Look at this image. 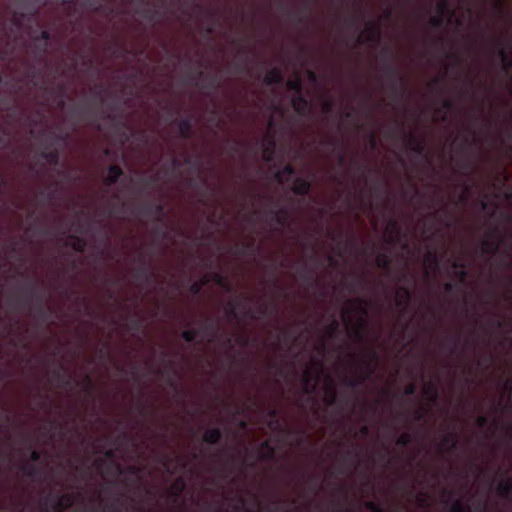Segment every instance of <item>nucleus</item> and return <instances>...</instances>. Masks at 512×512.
Masks as SVG:
<instances>
[{"label": "nucleus", "instance_id": "obj_34", "mask_svg": "<svg viewBox=\"0 0 512 512\" xmlns=\"http://www.w3.org/2000/svg\"><path fill=\"white\" fill-rule=\"evenodd\" d=\"M499 249V244L495 240L487 239L482 242V250L484 253L494 255Z\"/></svg>", "mask_w": 512, "mask_h": 512}, {"label": "nucleus", "instance_id": "obj_61", "mask_svg": "<svg viewBox=\"0 0 512 512\" xmlns=\"http://www.w3.org/2000/svg\"><path fill=\"white\" fill-rule=\"evenodd\" d=\"M218 118V111L216 109H213L211 112H210V115H209V118L208 120L212 123H215L217 122V125L218 127H220L221 125V122L217 120Z\"/></svg>", "mask_w": 512, "mask_h": 512}, {"label": "nucleus", "instance_id": "obj_48", "mask_svg": "<svg viewBox=\"0 0 512 512\" xmlns=\"http://www.w3.org/2000/svg\"><path fill=\"white\" fill-rule=\"evenodd\" d=\"M105 457L107 459H109V460H112V465L116 469L118 474H122L124 472L122 466L119 463L114 461V459H115V452H114V450H112V449L106 450Z\"/></svg>", "mask_w": 512, "mask_h": 512}, {"label": "nucleus", "instance_id": "obj_25", "mask_svg": "<svg viewBox=\"0 0 512 512\" xmlns=\"http://www.w3.org/2000/svg\"><path fill=\"white\" fill-rule=\"evenodd\" d=\"M396 296V305L398 307H405L411 301L412 292L407 287H401L397 291Z\"/></svg>", "mask_w": 512, "mask_h": 512}, {"label": "nucleus", "instance_id": "obj_5", "mask_svg": "<svg viewBox=\"0 0 512 512\" xmlns=\"http://www.w3.org/2000/svg\"><path fill=\"white\" fill-rule=\"evenodd\" d=\"M356 303L361 317L359 319V327L353 329V335L356 340L363 341L365 339V329L367 326L366 317L368 315V310L366 307V302L363 300H356Z\"/></svg>", "mask_w": 512, "mask_h": 512}, {"label": "nucleus", "instance_id": "obj_22", "mask_svg": "<svg viewBox=\"0 0 512 512\" xmlns=\"http://www.w3.org/2000/svg\"><path fill=\"white\" fill-rule=\"evenodd\" d=\"M189 186L199 192V194L201 196L199 201L202 204H205L206 187H207L206 179H204V178H199V179L191 178L189 180Z\"/></svg>", "mask_w": 512, "mask_h": 512}, {"label": "nucleus", "instance_id": "obj_40", "mask_svg": "<svg viewBox=\"0 0 512 512\" xmlns=\"http://www.w3.org/2000/svg\"><path fill=\"white\" fill-rule=\"evenodd\" d=\"M337 401H338L337 392H336L335 388L330 387L326 391V395L324 397V402L328 406H334L337 404Z\"/></svg>", "mask_w": 512, "mask_h": 512}, {"label": "nucleus", "instance_id": "obj_15", "mask_svg": "<svg viewBox=\"0 0 512 512\" xmlns=\"http://www.w3.org/2000/svg\"><path fill=\"white\" fill-rule=\"evenodd\" d=\"M311 182L304 178H296L292 185V192L301 197H305L311 190Z\"/></svg>", "mask_w": 512, "mask_h": 512}, {"label": "nucleus", "instance_id": "obj_46", "mask_svg": "<svg viewBox=\"0 0 512 512\" xmlns=\"http://www.w3.org/2000/svg\"><path fill=\"white\" fill-rule=\"evenodd\" d=\"M83 6L90 8L94 13H102L104 10V6L96 0H85Z\"/></svg>", "mask_w": 512, "mask_h": 512}, {"label": "nucleus", "instance_id": "obj_42", "mask_svg": "<svg viewBox=\"0 0 512 512\" xmlns=\"http://www.w3.org/2000/svg\"><path fill=\"white\" fill-rule=\"evenodd\" d=\"M50 37V32L47 30H42L37 36L34 37L35 42H43V52L47 51Z\"/></svg>", "mask_w": 512, "mask_h": 512}, {"label": "nucleus", "instance_id": "obj_13", "mask_svg": "<svg viewBox=\"0 0 512 512\" xmlns=\"http://www.w3.org/2000/svg\"><path fill=\"white\" fill-rule=\"evenodd\" d=\"M173 123L178 124L179 134L183 139H190L193 133V124L190 117L176 118Z\"/></svg>", "mask_w": 512, "mask_h": 512}, {"label": "nucleus", "instance_id": "obj_41", "mask_svg": "<svg viewBox=\"0 0 512 512\" xmlns=\"http://www.w3.org/2000/svg\"><path fill=\"white\" fill-rule=\"evenodd\" d=\"M450 512H472L471 507L465 504L461 499H457L451 505Z\"/></svg>", "mask_w": 512, "mask_h": 512}, {"label": "nucleus", "instance_id": "obj_30", "mask_svg": "<svg viewBox=\"0 0 512 512\" xmlns=\"http://www.w3.org/2000/svg\"><path fill=\"white\" fill-rule=\"evenodd\" d=\"M458 444V437L455 433H447L442 440V443L440 445V448H443L445 446L449 447L450 451H453L457 448Z\"/></svg>", "mask_w": 512, "mask_h": 512}, {"label": "nucleus", "instance_id": "obj_45", "mask_svg": "<svg viewBox=\"0 0 512 512\" xmlns=\"http://www.w3.org/2000/svg\"><path fill=\"white\" fill-rule=\"evenodd\" d=\"M20 470L26 477H35L38 474V469L34 465L27 463L21 465Z\"/></svg>", "mask_w": 512, "mask_h": 512}, {"label": "nucleus", "instance_id": "obj_9", "mask_svg": "<svg viewBox=\"0 0 512 512\" xmlns=\"http://www.w3.org/2000/svg\"><path fill=\"white\" fill-rule=\"evenodd\" d=\"M269 215L276 224L284 229L289 225L290 213L286 208L271 209Z\"/></svg>", "mask_w": 512, "mask_h": 512}, {"label": "nucleus", "instance_id": "obj_8", "mask_svg": "<svg viewBox=\"0 0 512 512\" xmlns=\"http://www.w3.org/2000/svg\"><path fill=\"white\" fill-rule=\"evenodd\" d=\"M291 105L295 112L301 116L306 115L310 109V103L303 93L294 94L291 99Z\"/></svg>", "mask_w": 512, "mask_h": 512}, {"label": "nucleus", "instance_id": "obj_20", "mask_svg": "<svg viewBox=\"0 0 512 512\" xmlns=\"http://www.w3.org/2000/svg\"><path fill=\"white\" fill-rule=\"evenodd\" d=\"M223 437V432L219 427L208 429L203 435V442L211 445L218 444Z\"/></svg>", "mask_w": 512, "mask_h": 512}, {"label": "nucleus", "instance_id": "obj_14", "mask_svg": "<svg viewBox=\"0 0 512 512\" xmlns=\"http://www.w3.org/2000/svg\"><path fill=\"white\" fill-rule=\"evenodd\" d=\"M259 459L264 461H271L275 458L276 448L269 440L263 441L258 447Z\"/></svg>", "mask_w": 512, "mask_h": 512}, {"label": "nucleus", "instance_id": "obj_38", "mask_svg": "<svg viewBox=\"0 0 512 512\" xmlns=\"http://www.w3.org/2000/svg\"><path fill=\"white\" fill-rule=\"evenodd\" d=\"M250 250H254V242L253 241H251L249 243L237 244L233 253L235 255L244 256V255H247Z\"/></svg>", "mask_w": 512, "mask_h": 512}, {"label": "nucleus", "instance_id": "obj_39", "mask_svg": "<svg viewBox=\"0 0 512 512\" xmlns=\"http://www.w3.org/2000/svg\"><path fill=\"white\" fill-rule=\"evenodd\" d=\"M423 394L432 403H435L438 397V389L435 384L430 383L427 387L423 389Z\"/></svg>", "mask_w": 512, "mask_h": 512}, {"label": "nucleus", "instance_id": "obj_35", "mask_svg": "<svg viewBox=\"0 0 512 512\" xmlns=\"http://www.w3.org/2000/svg\"><path fill=\"white\" fill-rule=\"evenodd\" d=\"M141 15L147 21L154 22L157 18L160 17L161 12L156 8L147 7L141 11Z\"/></svg>", "mask_w": 512, "mask_h": 512}, {"label": "nucleus", "instance_id": "obj_60", "mask_svg": "<svg viewBox=\"0 0 512 512\" xmlns=\"http://www.w3.org/2000/svg\"><path fill=\"white\" fill-rule=\"evenodd\" d=\"M450 265L453 269L455 270H459V269H462V268H465V263L461 260H451L450 261Z\"/></svg>", "mask_w": 512, "mask_h": 512}, {"label": "nucleus", "instance_id": "obj_1", "mask_svg": "<svg viewBox=\"0 0 512 512\" xmlns=\"http://www.w3.org/2000/svg\"><path fill=\"white\" fill-rule=\"evenodd\" d=\"M43 282H34L22 292L20 303L29 309L34 308V316L41 322H47L51 317V309L44 304V294L40 291Z\"/></svg>", "mask_w": 512, "mask_h": 512}, {"label": "nucleus", "instance_id": "obj_28", "mask_svg": "<svg viewBox=\"0 0 512 512\" xmlns=\"http://www.w3.org/2000/svg\"><path fill=\"white\" fill-rule=\"evenodd\" d=\"M69 239L71 240V248L79 253H83L87 247V242L84 238L77 236L75 234L69 235Z\"/></svg>", "mask_w": 512, "mask_h": 512}, {"label": "nucleus", "instance_id": "obj_57", "mask_svg": "<svg viewBox=\"0 0 512 512\" xmlns=\"http://www.w3.org/2000/svg\"><path fill=\"white\" fill-rule=\"evenodd\" d=\"M339 327H340L339 322L334 319L331 322V324L328 326V331H329L330 335H334V334L338 333Z\"/></svg>", "mask_w": 512, "mask_h": 512}, {"label": "nucleus", "instance_id": "obj_58", "mask_svg": "<svg viewBox=\"0 0 512 512\" xmlns=\"http://www.w3.org/2000/svg\"><path fill=\"white\" fill-rule=\"evenodd\" d=\"M325 146H330L335 150L338 147L339 141L337 138H329L321 142Z\"/></svg>", "mask_w": 512, "mask_h": 512}, {"label": "nucleus", "instance_id": "obj_27", "mask_svg": "<svg viewBox=\"0 0 512 512\" xmlns=\"http://www.w3.org/2000/svg\"><path fill=\"white\" fill-rule=\"evenodd\" d=\"M376 266L386 272L391 269V257L388 253H379L375 259Z\"/></svg>", "mask_w": 512, "mask_h": 512}, {"label": "nucleus", "instance_id": "obj_12", "mask_svg": "<svg viewBox=\"0 0 512 512\" xmlns=\"http://www.w3.org/2000/svg\"><path fill=\"white\" fill-rule=\"evenodd\" d=\"M263 159L270 162L274 158L276 142L272 135H266L262 140Z\"/></svg>", "mask_w": 512, "mask_h": 512}, {"label": "nucleus", "instance_id": "obj_53", "mask_svg": "<svg viewBox=\"0 0 512 512\" xmlns=\"http://www.w3.org/2000/svg\"><path fill=\"white\" fill-rule=\"evenodd\" d=\"M364 19V15L362 12L356 11L350 18V24L356 25L357 27L360 25L362 20Z\"/></svg>", "mask_w": 512, "mask_h": 512}, {"label": "nucleus", "instance_id": "obj_10", "mask_svg": "<svg viewBox=\"0 0 512 512\" xmlns=\"http://www.w3.org/2000/svg\"><path fill=\"white\" fill-rule=\"evenodd\" d=\"M381 37V29L377 24H370L366 31L359 34L360 42H375L378 43Z\"/></svg>", "mask_w": 512, "mask_h": 512}, {"label": "nucleus", "instance_id": "obj_43", "mask_svg": "<svg viewBox=\"0 0 512 512\" xmlns=\"http://www.w3.org/2000/svg\"><path fill=\"white\" fill-rule=\"evenodd\" d=\"M212 279L217 285L224 288L226 291L232 290V286L230 285V283L224 276H222L218 273H215V274H213Z\"/></svg>", "mask_w": 512, "mask_h": 512}, {"label": "nucleus", "instance_id": "obj_31", "mask_svg": "<svg viewBox=\"0 0 512 512\" xmlns=\"http://www.w3.org/2000/svg\"><path fill=\"white\" fill-rule=\"evenodd\" d=\"M498 55L502 62L505 73H508L510 70H512V58L509 57L507 51L502 46L499 47Z\"/></svg>", "mask_w": 512, "mask_h": 512}, {"label": "nucleus", "instance_id": "obj_37", "mask_svg": "<svg viewBox=\"0 0 512 512\" xmlns=\"http://www.w3.org/2000/svg\"><path fill=\"white\" fill-rule=\"evenodd\" d=\"M210 281V277L208 275H205L200 281H196L194 283H192L190 285V288H189V291L193 294V295H198L203 286L207 285Z\"/></svg>", "mask_w": 512, "mask_h": 512}, {"label": "nucleus", "instance_id": "obj_63", "mask_svg": "<svg viewBox=\"0 0 512 512\" xmlns=\"http://www.w3.org/2000/svg\"><path fill=\"white\" fill-rule=\"evenodd\" d=\"M219 86H220V83L216 78H211L206 83V87H208L210 89H217Z\"/></svg>", "mask_w": 512, "mask_h": 512}, {"label": "nucleus", "instance_id": "obj_2", "mask_svg": "<svg viewBox=\"0 0 512 512\" xmlns=\"http://www.w3.org/2000/svg\"><path fill=\"white\" fill-rule=\"evenodd\" d=\"M394 59V55H392L388 51H385L386 63L383 66L382 71L389 81L390 90L393 97L397 99L400 95H402L405 92L406 87L404 84L403 77L401 76L398 69L392 63Z\"/></svg>", "mask_w": 512, "mask_h": 512}, {"label": "nucleus", "instance_id": "obj_54", "mask_svg": "<svg viewBox=\"0 0 512 512\" xmlns=\"http://www.w3.org/2000/svg\"><path fill=\"white\" fill-rule=\"evenodd\" d=\"M426 261L435 267L439 264V258L435 252H428L426 255Z\"/></svg>", "mask_w": 512, "mask_h": 512}, {"label": "nucleus", "instance_id": "obj_4", "mask_svg": "<svg viewBox=\"0 0 512 512\" xmlns=\"http://www.w3.org/2000/svg\"><path fill=\"white\" fill-rule=\"evenodd\" d=\"M75 501V495L72 493L56 494L50 496L45 501L44 510L48 511V505L56 511H62L67 508H71Z\"/></svg>", "mask_w": 512, "mask_h": 512}, {"label": "nucleus", "instance_id": "obj_26", "mask_svg": "<svg viewBox=\"0 0 512 512\" xmlns=\"http://www.w3.org/2000/svg\"><path fill=\"white\" fill-rule=\"evenodd\" d=\"M240 306H242L241 301L231 300L226 303L225 312L230 320L238 319Z\"/></svg>", "mask_w": 512, "mask_h": 512}, {"label": "nucleus", "instance_id": "obj_36", "mask_svg": "<svg viewBox=\"0 0 512 512\" xmlns=\"http://www.w3.org/2000/svg\"><path fill=\"white\" fill-rule=\"evenodd\" d=\"M286 87L288 90L290 91H293L294 94H300V93H303V85H302V81L300 78H294V79H289L287 82H286Z\"/></svg>", "mask_w": 512, "mask_h": 512}, {"label": "nucleus", "instance_id": "obj_3", "mask_svg": "<svg viewBox=\"0 0 512 512\" xmlns=\"http://www.w3.org/2000/svg\"><path fill=\"white\" fill-rule=\"evenodd\" d=\"M377 361V355L373 353L369 359H358L359 370L361 375L359 377L346 378L344 381L345 386L351 389H357L364 385L374 372V362Z\"/></svg>", "mask_w": 512, "mask_h": 512}, {"label": "nucleus", "instance_id": "obj_16", "mask_svg": "<svg viewBox=\"0 0 512 512\" xmlns=\"http://www.w3.org/2000/svg\"><path fill=\"white\" fill-rule=\"evenodd\" d=\"M141 265L138 266L134 271V278L137 281H141L144 283H149L151 279L155 276L154 272L151 271L149 267H147L143 261L140 259Z\"/></svg>", "mask_w": 512, "mask_h": 512}, {"label": "nucleus", "instance_id": "obj_56", "mask_svg": "<svg viewBox=\"0 0 512 512\" xmlns=\"http://www.w3.org/2000/svg\"><path fill=\"white\" fill-rule=\"evenodd\" d=\"M416 393V385L414 383L408 384L404 389L405 396H413Z\"/></svg>", "mask_w": 512, "mask_h": 512}, {"label": "nucleus", "instance_id": "obj_6", "mask_svg": "<svg viewBox=\"0 0 512 512\" xmlns=\"http://www.w3.org/2000/svg\"><path fill=\"white\" fill-rule=\"evenodd\" d=\"M407 144L409 149L418 156H423L427 158V149L424 141L418 138L412 132L406 134Z\"/></svg>", "mask_w": 512, "mask_h": 512}, {"label": "nucleus", "instance_id": "obj_21", "mask_svg": "<svg viewBox=\"0 0 512 512\" xmlns=\"http://www.w3.org/2000/svg\"><path fill=\"white\" fill-rule=\"evenodd\" d=\"M40 156L44 159L49 165L57 166L60 162V152L57 148L48 149L45 148L41 151Z\"/></svg>", "mask_w": 512, "mask_h": 512}, {"label": "nucleus", "instance_id": "obj_51", "mask_svg": "<svg viewBox=\"0 0 512 512\" xmlns=\"http://www.w3.org/2000/svg\"><path fill=\"white\" fill-rule=\"evenodd\" d=\"M321 109L325 114H331L334 109V102L330 99H326L321 104Z\"/></svg>", "mask_w": 512, "mask_h": 512}, {"label": "nucleus", "instance_id": "obj_49", "mask_svg": "<svg viewBox=\"0 0 512 512\" xmlns=\"http://www.w3.org/2000/svg\"><path fill=\"white\" fill-rule=\"evenodd\" d=\"M412 442V435L408 432L402 433L398 438L396 443L402 447H407Z\"/></svg>", "mask_w": 512, "mask_h": 512}, {"label": "nucleus", "instance_id": "obj_24", "mask_svg": "<svg viewBox=\"0 0 512 512\" xmlns=\"http://www.w3.org/2000/svg\"><path fill=\"white\" fill-rule=\"evenodd\" d=\"M123 174V169L119 165L114 164L109 166L108 175L105 179L106 185H114Z\"/></svg>", "mask_w": 512, "mask_h": 512}, {"label": "nucleus", "instance_id": "obj_18", "mask_svg": "<svg viewBox=\"0 0 512 512\" xmlns=\"http://www.w3.org/2000/svg\"><path fill=\"white\" fill-rule=\"evenodd\" d=\"M447 10V1L441 0L439 6H438V14L435 16L430 17L429 19V25L432 28H442L444 25V13Z\"/></svg>", "mask_w": 512, "mask_h": 512}, {"label": "nucleus", "instance_id": "obj_44", "mask_svg": "<svg viewBox=\"0 0 512 512\" xmlns=\"http://www.w3.org/2000/svg\"><path fill=\"white\" fill-rule=\"evenodd\" d=\"M54 375H55V377H57V379L59 381L62 382V385L64 387H71L72 386V384H73L72 377L62 373L60 369L55 370L54 371Z\"/></svg>", "mask_w": 512, "mask_h": 512}, {"label": "nucleus", "instance_id": "obj_29", "mask_svg": "<svg viewBox=\"0 0 512 512\" xmlns=\"http://www.w3.org/2000/svg\"><path fill=\"white\" fill-rule=\"evenodd\" d=\"M267 310H268L267 305L261 304L259 306V308L257 309V311H254L251 308H246L244 313L246 316H249L253 320H260L266 316Z\"/></svg>", "mask_w": 512, "mask_h": 512}, {"label": "nucleus", "instance_id": "obj_59", "mask_svg": "<svg viewBox=\"0 0 512 512\" xmlns=\"http://www.w3.org/2000/svg\"><path fill=\"white\" fill-rule=\"evenodd\" d=\"M476 423L480 428H484L488 425L489 418L487 416L481 415L477 418Z\"/></svg>", "mask_w": 512, "mask_h": 512}, {"label": "nucleus", "instance_id": "obj_52", "mask_svg": "<svg viewBox=\"0 0 512 512\" xmlns=\"http://www.w3.org/2000/svg\"><path fill=\"white\" fill-rule=\"evenodd\" d=\"M365 507L370 512H385V510L374 501H367L365 503Z\"/></svg>", "mask_w": 512, "mask_h": 512}, {"label": "nucleus", "instance_id": "obj_47", "mask_svg": "<svg viewBox=\"0 0 512 512\" xmlns=\"http://www.w3.org/2000/svg\"><path fill=\"white\" fill-rule=\"evenodd\" d=\"M199 335V331L196 330V329H188V330H185L182 332V338L188 342V343H192L196 340V338L198 337Z\"/></svg>", "mask_w": 512, "mask_h": 512}, {"label": "nucleus", "instance_id": "obj_7", "mask_svg": "<svg viewBox=\"0 0 512 512\" xmlns=\"http://www.w3.org/2000/svg\"><path fill=\"white\" fill-rule=\"evenodd\" d=\"M140 213L143 215H153L156 220L163 223L164 206L161 203H146L140 207Z\"/></svg>", "mask_w": 512, "mask_h": 512}, {"label": "nucleus", "instance_id": "obj_32", "mask_svg": "<svg viewBox=\"0 0 512 512\" xmlns=\"http://www.w3.org/2000/svg\"><path fill=\"white\" fill-rule=\"evenodd\" d=\"M313 375L312 372L307 369L304 371L301 381L304 385V391L307 394H311L314 390V386L312 385Z\"/></svg>", "mask_w": 512, "mask_h": 512}, {"label": "nucleus", "instance_id": "obj_33", "mask_svg": "<svg viewBox=\"0 0 512 512\" xmlns=\"http://www.w3.org/2000/svg\"><path fill=\"white\" fill-rule=\"evenodd\" d=\"M201 328L202 330L207 333V334H210L212 336L215 335V333L217 332L218 330V324H216L214 322V320L210 317H207L202 323H201Z\"/></svg>", "mask_w": 512, "mask_h": 512}, {"label": "nucleus", "instance_id": "obj_17", "mask_svg": "<svg viewBox=\"0 0 512 512\" xmlns=\"http://www.w3.org/2000/svg\"><path fill=\"white\" fill-rule=\"evenodd\" d=\"M69 114L78 121H84L86 123L92 124L93 111L90 108L85 110H81L80 106H73Z\"/></svg>", "mask_w": 512, "mask_h": 512}, {"label": "nucleus", "instance_id": "obj_50", "mask_svg": "<svg viewBox=\"0 0 512 512\" xmlns=\"http://www.w3.org/2000/svg\"><path fill=\"white\" fill-rule=\"evenodd\" d=\"M184 487H185V483H184L183 478H181V477L177 478L173 484V488L176 490V493H175L176 500L178 499L179 495L184 490Z\"/></svg>", "mask_w": 512, "mask_h": 512}, {"label": "nucleus", "instance_id": "obj_19", "mask_svg": "<svg viewBox=\"0 0 512 512\" xmlns=\"http://www.w3.org/2000/svg\"><path fill=\"white\" fill-rule=\"evenodd\" d=\"M496 493L503 499L510 500L512 494V479L503 478L496 487Z\"/></svg>", "mask_w": 512, "mask_h": 512}, {"label": "nucleus", "instance_id": "obj_64", "mask_svg": "<svg viewBox=\"0 0 512 512\" xmlns=\"http://www.w3.org/2000/svg\"><path fill=\"white\" fill-rule=\"evenodd\" d=\"M307 77L313 83H316L318 81V75L313 70L307 71Z\"/></svg>", "mask_w": 512, "mask_h": 512}, {"label": "nucleus", "instance_id": "obj_11", "mask_svg": "<svg viewBox=\"0 0 512 512\" xmlns=\"http://www.w3.org/2000/svg\"><path fill=\"white\" fill-rule=\"evenodd\" d=\"M264 84L267 86L271 85H283L284 84V76L280 68L274 67L271 70L267 71L263 78Z\"/></svg>", "mask_w": 512, "mask_h": 512}, {"label": "nucleus", "instance_id": "obj_62", "mask_svg": "<svg viewBox=\"0 0 512 512\" xmlns=\"http://www.w3.org/2000/svg\"><path fill=\"white\" fill-rule=\"evenodd\" d=\"M40 459H41V453L36 449H32L30 452V460L32 462H38V461H40Z\"/></svg>", "mask_w": 512, "mask_h": 512}, {"label": "nucleus", "instance_id": "obj_55", "mask_svg": "<svg viewBox=\"0 0 512 512\" xmlns=\"http://www.w3.org/2000/svg\"><path fill=\"white\" fill-rule=\"evenodd\" d=\"M158 178L156 176H151L149 178L142 180V186L143 188H150L157 184Z\"/></svg>", "mask_w": 512, "mask_h": 512}, {"label": "nucleus", "instance_id": "obj_23", "mask_svg": "<svg viewBox=\"0 0 512 512\" xmlns=\"http://www.w3.org/2000/svg\"><path fill=\"white\" fill-rule=\"evenodd\" d=\"M296 174V169L291 164H286L282 169L278 170L275 173V179L279 183H285L288 181V178L294 176Z\"/></svg>", "mask_w": 512, "mask_h": 512}]
</instances>
